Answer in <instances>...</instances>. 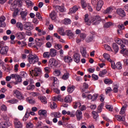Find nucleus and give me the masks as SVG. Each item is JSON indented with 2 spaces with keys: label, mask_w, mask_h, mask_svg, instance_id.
Segmentation results:
<instances>
[{
  "label": "nucleus",
  "mask_w": 128,
  "mask_h": 128,
  "mask_svg": "<svg viewBox=\"0 0 128 128\" xmlns=\"http://www.w3.org/2000/svg\"><path fill=\"white\" fill-rule=\"evenodd\" d=\"M84 20L85 22H87L88 26H90V24L96 26V24H100V22L102 20L100 16H93L91 18V20H90L88 19V14H86L85 15V18Z\"/></svg>",
  "instance_id": "obj_1"
},
{
  "label": "nucleus",
  "mask_w": 128,
  "mask_h": 128,
  "mask_svg": "<svg viewBox=\"0 0 128 128\" xmlns=\"http://www.w3.org/2000/svg\"><path fill=\"white\" fill-rule=\"evenodd\" d=\"M28 62L31 64H36V62H38V57L36 54H29L28 56Z\"/></svg>",
  "instance_id": "obj_2"
},
{
  "label": "nucleus",
  "mask_w": 128,
  "mask_h": 128,
  "mask_svg": "<svg viewBox=\"0 0 128 128\" xmlns=\"http://www.w3.org/2000/svg\"><path fill=\"white\" fill-rule=\"evenodd\" d=\"M92 4L93 6H96L97 4L96 7V10L98 12H100L104 6V2L102 0H100L98 2V0H92Z\"/></svg>",
  "instance_id": "obj_3"
},
{
  "label": "nucleus",
  "mask_w": 128,
  "mask_h": 128,
  "mask_svg": "<svg viewBox=\"0 0 128 128\" xmlns=\"http://www.w3.org/2000/svg\"><path fill=\"white\" fill-rule=\"evenodd\" d=\"M12 78L15 80L14 84H18L22 82V78L20 76L16 74H12Z\"/></svg>",
  "instance_id": "obj_4"
},
{
  "label": "nucleus",
  "mask_w": 128,
  "mask_h": 128,
  "mask_svg": "<svg viewBox=\"0 0 128 128\" xmlns=\"http://www.w3.org/2000/svg\"><path fill=\"white\" fill-rule=\"evenodd\" d=\"M24 28L26 30H34V25L30 22H26L24 24Z\"/></svg>",
  "instance_id": "obj_5"
},
{
  "label": "nucleus",
  "mask_w": 128,
  "mask_h": 128,
  "mask_svg": "<svg viewBox=\"0 0 128 128\" xmlns=\"http://www.w3.org/2000/svg\"><path fill=\"white\" fill-rule=\"evenodd\" d=\"M28 14V10H24L20 12V16L22 20H24V22L26 20Z\"/></svg>",
  "instance_id": "obj_6"
},
{
  "label": "nucleus",
  "mask_w": 128,
  "mask_h": 128,
  "mask_svg": "<svg viewBox=\"0 0 128 128\" xmlns=\"http://www.w3.org/2000/svg\"><path fill=\"white\" fill-rule=\"evenodd\" d=\"M8 50H10V48L8 46H4L2 47L0 50V54H2V56H8Z\"/></svg>",
  "instance_id": "obj_7"
},
{
  "label": "nucleus",
  "mask_w": 128,
  "mask_h": 128,
  "mask_svg": "<svg viewBox=\"0 0 128 128\" xmlns=\"http://www.w3.org/2000/svg\"><path fill=\"white\" fill-rule=\"evenodd\" d=\"M22 6V0H16L14 2L13 4H12L14 10L16 8V6H18V8H21Z\"/></svg>",
  "instance_id": "obj_8"
},
{
  "label": "nucleus",
  "mask_w": 128,
  "mask_h": 128,
  "mask_svg": "<svg viewBox=\"0 0 128 128\" xmlns=\"http://www.w3.org/2000/svg\"><path fill=\"white\" fill-rule=\"evenodd\" d=\"M126 46L124 44L121 45V49L120 54H124V56H128V50H126Z\"/></svg>",
  "instance_id": "obj_9"
},
{
  "label": "nucleus",
  "mask_w": 128,
  "mask_h": 128,
  "mask_svg": "<svg viewBox=\"0 0 128 128\" xmlns=\"http://www.w3.org/2000/svg\"><path fill=\"white\" fill-rule=\"evenodd\" d=\"M14 96H16L18 100H24V98L22 96V93H20L18 90L14 91Z\"/></svg>",
  "instance_id": "obj_10"
},
{
  "label": "nucleus",
  "mask_w": 128,
  "mask_h": 128,
  "mask_svg": "<svg viewBox=\"0 0 128 128\" xmlns=\"http://www.w3.org/2000/svg\"><path fill=\"white\" fill-rule=\"evenodd\" d=\"M73 60L74 62L77 64L80 61V55L78 53H75L73 56Z\"/></svg>",
  "instance_id": "obj_11"
},
{
  "label": "nucleus",
  "mask_w": 128,
  "mask_h": 128,
  "mask_svg": "<svg viewBox=\"0 0 128 128\" xmlns=\"http://www.w3.org/2000/svg\"><path fill=\"white\" fill-rule=\"evenodd\" d=\"M49 64H50L51 66H56L58 64V62L54 58H51L49 60Z\"/></svg>",
  "instance_id": "obj_12"
},
{
  "label": "nucleus",
  "mask_w": 128,
  "mask_h": 128,
  "mask_svg": "<svg viewBox=\"0 0 128 128\" xmlns=\"http://www.w3.org/2000/svg\"><path fill=\"white\" fill-rule=\"evenodd\" d=\"M32 72H34V76H38L42 74V70L38 68H34V70H32Z\"/></svg>",
  "instance_id": "obj_13"
},
{
  "label": "nucleus",
  "mask_w": 128,
  "mask_h": 128,
  "mask_svg": "<svg viewBox=\"0 0 128 128\" xmlns=\"http://www.w3.org/2000/svg\"><path fill=\"white\" fill-rule=\"evenodd\" d=\"M76 116L77 118V120L80 122L81 118H82V112L80 110H77L76 112Z\"/></svg>",
  "instance_id": "obj_14"
},
{
  "label": "nucleus",
  "mask_w": 128,
  "mask_h": 128,
  "mask_svg": "<svg viewBox=\"0 0 128 128\" xmlns=\"http://www.w3.org/2000/svg\"><path fill=\"white\" fill-rule=\"evenodd\" d=\"M14 124L16 128H22V124L18 120V118H15L14 120Z\"/></svg>",
  "instance_id": "obj_15"
},
{
  "label": "nucleus",
  "mask_w": 128,
  "mask_h": 128,
  "mask_svg": "<svg viewBox=\"0 0 128 128\" xmlns=\"http://www.w3.org/2000/svg\"><path fill=\"white\" fill-rule=\"evenodd\" d=\"M116 13L118 16H122V18H124V16H126V12L122 8H118L116 10Z\"/></svg>",
  "instance_id": "obj_16"
},
{
  "label": "nucleus",
  "mask_w": 128,
  "mask_h": 128,
  "mask_svg": "<svg viewBox=\"0 0 128 128\" xmlns=\"http://www.w3.org/2000/svg\"><path fill=\"white\" fill-rule=\"evenodd\" d=\"M26 34L24 32H18L16 34V36L18 40H24Z\"/></svg>",
  "instance_id": "obj_17"
},
{
  "label": "nucleus",
  "mask_w": 128,
  "mask_h": 128,
  "mask_svg": "<svg viewBox=\"0 0 128 128\" xmlns=\"http://www.w3.org/2000/svg\"><path fill=\"white\" fill-rule=\"evenodd\" d=\"M112 48L115 54H117V52H118V50H120V48H118V44H116V43L114 42L112 44Z\"/></svg>",
  "instance_id": "obj_18"
},
{
  "label": "nucleus",
  "mask_w": 128,
  "mask_h": 128,
  "mask_svg": "<svg viewBox=\"0 0 128 128\" xmlns=\"http://www.w3.org/2000/svg\"><path fill=\"white\" fill-rule=\"evenodd\" d=\"M50 116L52 118H60L62 116V114L59 112H53L50 114Z\"/></svg>",
  "instance_id": "obj_19"
},
{
  "label": "nucleus",
  "mask_w": 128,
  "mask_h": 128,
  "mask_svg": "<svg viewBox=\"0 0 128 128\" xmlns=\"http://www.w3.org/2000/svg\"><path fill=\"white\" fill-rule=\"evenodd\" d=\"M80 52L83 58H86V48H83L80 49Z\"/></svg>",
  "instance_id": "obj_20"
},
{
  "label": "nucleus",
  "mask_w": 128,
  "mask_h": 128,
  "mask_svg": "<svg viewBox=\"0 0 128 128\" xmlns=\"http://www.w3.org/2000/svg\"><path fill=\"white\" fill-rule=\"evenodd\" d=\"M64 62H67L68 64L72 62V58L68 56H65L64 58Z\"/></svg>",
  "instance_id": "obj_21"
},
{
  "label": "nucleus",
  "mask_w": 128,
  "mask_h": 128,
  "mask_svg": "<svg viewBox=\"0 0 128 128\" xmlns=\"http://www.w3.org/2000/svg\"><path fill=\"white\" fill-rule=\"evenodd\" d=\"M112 10H114V8H112V7H108L106 10L104 11V14H110L112 12Z\"/></svg>",
  "instance_id": "obj_22"
},
{
  "label": "nucleus",
  "mask_w": 128,
  "mask_h": 128,
  "mask_svg": "<svg viewBox=\"0 0 128 128\" xmlns=\"http://www.w3.org/2000/svg\"><path fill=\"white\" fill-rule=\"evenodd\" d=\"M50 16L52 20H54L56 18V12H54V10H53L50 14Z\"/></svg>",
  "instance_id": "obj_23"
},
{
  "label": "nucleus",
  "mask_w": 128,
  "mask_h": 128,
  "mask_svg": "<svg viewBox=\"0 0 128 128\" xmlns=\"http://www.w3.org/2000/svg\"><path fill=\"white\" fill-rule=\"evenodd\" d=\"M128 107V105L126 104H124L120 112V114H124V112H126V108Z\"/></svg>",
  "instance_id": "obj_24"
},
{
  "label": "nucleus",
  "mask_w": 128,
  "mask_h": 128,
  "mask_svg": "<svg viewBox=\"0 0 128 128\" xmlns=\"http://www.w3.org/2000/svg\"><path fill=\"white\" fill-rule=\"evenodd\" d=\"M78 10V6H74L72 8H70V14H76V10Z\"/></svg>",
  "instance_id": "obj_25"
},
{
  "label": "nucleus",
  "mask_w": 128,
  "mask_h": 128,
  "mask_svg": "<svg viewBox=\"0 0 128 128\" xmlns=\"http://www.w3.org/2000/svg\"><path fill=\"white\" fill-rule=\"evenodd\" d=\"M114 40L116 42V44H118L120 45V48H122V44H122V40H121L120 38H115L114 39Z\"/></svg>",
  "instance_id": "obj_26"
},
{
  "label": "nucleus",
  "mask_w": 128,
  "mask_h": 128,
  "mask_svg": "<svg viewBox=\"0 0 128 128\" xmlns=\"http://www.w3.org/2000/svg\"><path fill=\"white\" fill-rule=\"evenodd\" d=\"M66 35L68 36H70V38H74V33L70 30H66L65 32Z\"/></svg>",
  "instance_id": "obj_27"
},
{
  "label": "nucleus",
  "mask_w": 128,
  "mask_h": 128,
  "mask_svg": "<svg viewBox=\"0 0 128 128\" xmlns=\"http://www.w3.org/2000/svg\"><path fill=\"white\" fill-rule=\"evenodd\" d=\"M36 42L37 46H38V48H40V46H42V39L36 38Z\"/></svg>",
  "instance_id": "obj_28"
},
{
  "label": "nucleus",
  "mask_w": 128,
  "mask_h": 128,
  "mask_svg": "<svg viewBox=\"0 0 128 128\" xmlns=\"http://www.w3.org/2000/svg\"><path fill=\"white\" fill-rule=\"evenodd\" d=\"M16 26L20 30H24V25L20 22L16 23Z\"/></svg>",
  "instance_id": "obj_29"
},
{
  "label": "nucleus",
  "mask_w": 128,
  "mask_h": 128,
  "mask_svg": "<svg viewBox=\"0 0 128 128\" xmlns=\"http://www.w3.org/2000/svg\"><path fill=\"white\" fill-rule=\"evenodd\" d=\"M50 56H56V50L54 48H51L50 52Z\"/></svg>",
  "instance_id": "obj_30"
},
{
  "label": "nucleus",
  "mask_w": 128,
  "mask_h": 128,
  "mask_svg": "<svg viewBox=\"0 0 128 128\" xmlns=\"http://www.w3.org/2000/svg\"><path fill=\"white\" fill-rule=\"evenodd\" d=\"M38 114L42 116H43L44 118L46 117V110H40L38 112Z\"/></svg>",
  "instance_id": "obj_31"
},
{
  "label": "nucleus",
  "mask_w": 128,
  "mask_h": 128,
  "mask_svg": "<svg viewBox=\"0 0 128 128\" xmlns=\"http://www.w3.org/2000/svg\"><path fill=\"white\" fill-rule=\"evenodd\" d=\"M72 98L70 96H67L64 98V102H72Z\"/></svg>",
  "instance_id": "obj_32"
},
{
  "label": "nucleus",
  "mask_w": 128,
  "mask_h": 128,
  "mask_svg": "<svg viewBox=\"0 0 128 128\" xmlns=\"http://www.w3.org/2000/svg\"><path fill=\"white\" fill-rule=\"evenodd\" d=\"M55 10L57 12H58V10H59L61 12H64V7H62L58 6H55Z\"/></svg>",
  "instance_id": "obj_33"
},
{
  "label": "nucleus",
  "mask_w": 128,
  "mask_h": 128,
  "mask_svg": "<svg viewBox=\"0 0 128 128\" xmlns=\"http://www.w3.org/2000/svg\"><path fill=\"white\" fill-rule=\"evenodd\" d=\"M18 75L22 78H26L28 76V74L26 72H21Z\"/></svg>",
  "instance_id": "obj_34"
},
{
  "label": "nucleus",
  "mask_w": 128,
  "mask_h": 128,
  "mask_svg": "<svg viewBox=\"0 0 128 128\" xmlns=\"http://www.w3.org/2000/svg\"><path fill=\"white\" fill-rule=\"evenodd\" d=\"M28 118H30V112H28L26 111L25 114L24 116V118H22L23 122H26V120H28Z\"/></svg>",
  "instance_id": "obj_35"
},
{
  "label": "nucleus",
  "mask_w": 128,
  "mask_h": 128,
  "mask_svg": "<svg viewBox=\"0 0 128 128\" xmlns=\"http://www.w3.org/2000/svg\"><path fill=\"white\" fill-rule=\"evenodd\" d=\"M58 32L60 36H66V32L62 28H60L58 29Z\"/></svg>",
  "instance_id": "obj_36"
},
{
  "label": "nucleus",
  "mask_w": 128,
  "mask_h": 128,
  "mask_svg": "<svg viewBox=\"0 0 128 128\" xmlns=\"http://www.w3.org/2000/svg\"><path fill=\"white\" fill-rule=\"evenodd\" d=\"M81 5L82 6V8L85 9L86 6H88V3L86 2V0H81Z\"/></svg>",
  "instance_id": "obj_37"
},
{
  "label": "nucleus",
  "mask_w": 128,
  "mask_h": 128,
  "mask_svg": "<svg viewBox=\"0 0 128 128\" xmlns=\"http://www.w3.org/2000/svg\"><path fill=\"white\" fill-rule=\"evenodd\" d=\"M112 24V22H108L104 25V28H110Z\"/></svg>",
  "instance_id": "obj_38"
},
{
  "label": "nucleus",
  "mask_w": 128,
  "mask_h": 128,
  "mask_svg": "<svg viewBox=\"0 0 128 128\" xmlns=\"http://www.w3.org/2000/svg\"><path fill=\"white\" fill-rule=\"evenodd\" d=\"M38 98L42 102L43 104H46L48 102H46V98L45 96H41L40 97H38Z\"/></svg>",
  "instance_id": "obj_39"
},
{
  "label": "nucleus",
  "mask_w": 128,
  "mask_h": 128,
  "mask_svg": "<svg viewBox=\"0 0 128 128\" xmlns=\"http://www.w3.org/2000/svg\"><path fill=\"white\" fill-rule=\"evenodd\" d=\"M108 72V70H104L101 72H100L98 76H100V78H104V76L105 74H106Z\"/></svg>",
  "instance_id": "obj_40"
},
{
  "label": "nucleus",
  "mask_w": 128,
  "mask_h": 128,
  "mask_svg": "<svg viewBox=\"0 0 128 128\" xmlns=\"http://www.w3.org/2000/svg\"><path fill=\"white\" fill-rule=\"evenodd\" d=\"M14 12L12 14V17L13 18H16V16H18V12H20V9H18V8H17L16 9H14Z\"/></svg>",
  "instance_id": "obj_41"
},
{
  "label": "nucleus",
  "mask_w": 128,
  "mask_h": 128,
  "mask_svg": "<svg viewBox=\"0 0 128 128\" xmlns=\"http://www.w3.org/2000/svg\"><path fill=\"white\" fill-rule=\"evenodd\" d=\"M74 88H76L74 86H68V88H67V90H68V92H70V94H72V92H74Z\"/></svg>",
  "instance_id": "obj_42"
},
{
  "label": "nucleus",
  "mask_w": 128,
  "mask_h": 128,
  "mask_svg": "<svg viewBox=\"0 0 128 128\" xmlns=\"http://www.w3.org/2000/svg\"><path fill=\"white\" fill-rule=\"evenodd\" d=\"M70 76V73L66 72L64 74V75L62 76V80H66Z\"/></svg>",
  "instance_id": "obj_43"
},
{
  "label": "nucleus",
  "mask_w": 128,
  "mask_h": 128,
  "mask_svg": "<svg viewBox=\"0 0 128 128\" xmlns=\"http://www.w3.org/2000/svg\"><path fill=\"white\" fill-rule=\"evenodd\" d=\"M104 82L106 84H112V80L110 78H106L104 80Z\"/></svg>",
  "instance_id": "obj_44"
},
{
  "label": "nucleus",
  "mask_w": 128,
  "mask_h": 128,
  "mask_svg": "<svg viewBox=\"0 0 128 128\" xmlns=\"http://www.w3.org/2000/svg\"><path fill=\"white\" fill-rule=\"evenodd\" d=\"M103 56H104V58L106 60H108V62H112V60L110 58V54L104 53L103 54Z\"/></svg>",
  "instance_id": "obj_45"
},
{
  "label": "nucleus",
  "mask_w": 128,
  "mask_h": 128,
  "mask_svg": "<svg viewBox=\"0 0 128 128\" xmlns=\"http://www.w3.org/2000/svg\"><path fill=\"white\" fill-rule=\"evenodd\" d=\"M82 106V104L80 102H75L74 106V108H79Z\"/></svg>",
  "instance_id": "obj_46"
},
{
  "label": "nucleus",
  "mask_w": 128,
  "mask_h": 128,
  "mask_svg": "<svg viewBox=\"0 0 128 128\" xmlns=\"http://www.w3.org/2000/svg\"><path fill=\"white\" fill-rule=\"evenodd\" d=\"M26 102H29V104H34L36 102V101H34V100L31 99L30 97L26 98Z\"/></svg>",
  "instance_id": "obj_47"
},
{
  "label": "nucleus",
  "mask_w": 128,
  "mask_h": 128,
  "mask_svg": "<svg viewBox=\"0 0 128 128\" xmlns=\"http://www.w3.org/2000/svg\"><path fill=\"white\" fill-rule=\"evenodd\" d=\"M36 86L34 84H30L27 86V90H34Z\"/></svg>",
  "instance_id": "obj_48"
},
{
  "label": "nucleus",
  "mask_w": 128,
  "mask_h": 128,
  "mask_svg": "<svg viewBox=\"0 0 128 128\" xmlns=\"http://www.w3.org/2000/svg\"><path fill=\"white\" fill-rule=\"evenodd\" d=\"M104 48L106 50H108L109 52H112V47L106 44L104 45Z\"/></svg>",
  "instance_id": "obj_49"
},
{
  "label": "nucleus",
  "mask_w": 128,
  "mask_h": 128,
  "mask_svg": "<svg viewBox=\"0 0 128 128\" xmlns=\"http://www.w3.org/2000/svg\"><path fill=\"white\" fill-rule=\"evenodd\" d=\"M50 54L48 52H44L43 54V58H50Z\"/></svg>",
  "instance_id": "obj_50"
},
{
  "label": "nucleus",
  "mask_w": 128,
  "mask_h": 128,
  "mask_svg": "<svg viewBox=\"0 0 128 128\" xmlns=\"http://www.w3.org/2000/svg\"><path fill=\"white\" fill-rule=\"evenodd\" d=\"M72 21L70 18H65L64 21V24L68 26V24H70Z\"/></svg>",
  "instance_id": "obj_51"
},
{
  "label": "nucleus",
  "mask_w": 128,
  "mask_h": 128,
  "mask_svg": "<svg viewBox=\"0 0 128 128\" xmlns=\"http://www.w3.org/2000/svg\"><path fill=\"white\" fill-rule=\"evenodd\" d=\"M116 68L118 70H122V65L120 64V62H118L116 64Z\"/></svg>",
  "instance_id": "obj_52"
},
{
  "label": "nucleus",
  "mask_w": 128,
  "mask_h": 128,
  "mask_svg": "<svg viewBox=\"0 0 128 128\" xmlns=\"http://www.w3.org/2000/svg\"><path fill=\"white\" fill-rule=\"evenodd\" d=\"M92 114H93L94 118L96 120V118H98V114L96 112H92Z\"/></svg>",
  "instance_id": "obj_53"
},
{
  "label": "nucleus",
  "mask_w": 128,
  "mask_h": 128,
  "mask_svg": "<svg viewBox=\"0 0 128 128\" xmlns=\"http://www.w3.org/2000/svg\"><path fill=\"white\" fill-rule=\"evenodd\" d=\"M54 74L56 76H60V70H55L54 72Z\"/></svg>",
  "instance_id": "obj_54"
},
{
  "label": "nucleus",
  "mask_w": 128,
  "mask_h": 128,
  "mask_svg": "<svg viewBox=\"0 0 128 128\" xmlns=\"http://www.w3.org/2000/svg\"><path fill=\"white\" fill-rule=\"evenodd\" d=\"M92 40H94V36H90L87 38L86 39V42H92Z\"/></svg>",
  "instance_id": "obj_55"
},
{
  "label": "nucleus",
  "mask_w": 128,
  "mask_h": 128,
  "mask_svg": "<svg viewBox=\"0 0 128 128\" xmlns=\"http://www.w3.org/2000/svg\"><path fill=\"white\" fill-rule=\"evenodd\" d=\"M18 100L16 99H12V100H9L8 101V102L9 104H16V102H18Z\"/></svg>",
  "instance_id": "obj_56"
},
{
  "label": "nucleus",
  "mask_w": 128,
  "mask_h": 128,
  "mask_svg": "<svg viewBox=\"0 0 128 128\" xmlns=\"http://www.w3.org/2000/svg\"><path fill=\"white\" fill-rule=\"evenodd\" d=\"M86 37V34L84 33H82L80 34V39L82 41L84 40V38Z\"/></svg>",
  "instance_id": "obj_57"
},
{
  "label": "nucleus",
  "mask_w": 128,
  "mask_h": 128,
  "mask_svg": "<svg viewBox=\"0 0 128 128\" xmlns=\"http://www.w3.org/2000/svg\"><path fill=\"white\" fill-rule=\"evenodd\" d=\"M2 128H8L10 126H8V122H5L2 123Z\"/></svg>",
  "instance_id": "obj_58"
},
{
  "label": "nucleus",
  "mask_w": 128,
  "mask_h": 128,
  "mask_svg": "<svg viewBox=\"0 0 128 128\" xmlns=\"http://www.w3.org/2000/svg\"><path fill=\"white\" fill-rule=\"evenodd\" d=\"M116 118L118 119V120L119 122H124V118H122L120 115H116Z\"/></svg>",
  "instance_id": "obj_59"
},
{
  "label": "nucleus",
  "mask_w": 128,
  "mask_h": 128,
  "mask_svg": "<svg viewBox=\"0 0 128 128\" xmlns=\"http://www.w3.org/2000/svg\"><path fill=\"white\" fill-rule=\"evenodd\" d=\"M36 16L38 20H42V15H40V13L38 12H36Z\"/></svg>",
  "instance_id": "obj_60"
},
{
  "label": "nucleus",
  "mask_w": 128,
  "mask_h": 128,
  "mask_svg": "<svg viewBox=\"0 0 128 128\" xmlns=\"http://www.w3.org/2000/svg\"><path fill=\"white\" fill-rule=\"evenodd\" d=\"M106 110H108L110 112H112V106L110 105H106Z\"/></svg>",
  "instance_id": "obj_61"
},
{
  "label": "nucleus",
  "mask_w": 128,
  "mask_h": 128,
  "mask_svg": "<svg viewBox=\"0 0 128 128\" xmlns=\"http://www.w3.org/2000/svg\"><path fill=\"white\" fill-rule=\"evenodd\" d=\"M92 78H93L94 80H98V76L94 74H92Z\"/></svg>",
  "instance_id": "obj_62"
},
{
  "label": "nucleus",
  "mask_w": 128,
  "mask_h": 128,
  "mask_svg": "<svg viewBox=\"0 0 128 128\" xmlns=\"http://www.w3.org/2000/svg\"><path fill=\"white\" fill-rule=\"evenodd\" d=\"M98 94H94L93 96H92V102H94V100H96V98H98Z\"/></svg>",
  "instance_id": "obj_63"
},
{
  "label": "nucleus",
  "mask_w": 128,
  "mask_h": 128,
  "mask_svg": "<svg viewBox=\"0 0 128 128\" xmlns=\"http://www.w3.org/2000/svg\"><path fill=\"white\" fill-rule=\"evenodd\" d=\"M122 44H126V46H128V40L125 38L122 39Z\"/></svg>",
  "instance_id": "obj_64"
}]
</instances>
